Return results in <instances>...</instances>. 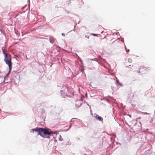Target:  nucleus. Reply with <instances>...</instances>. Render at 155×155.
<instances>
[{"mask_svg": "<svg viewBox=\"0 0 155 155\" xmlns=\"http://www.w3.org/2000/svg\"><path fill=\"white\" fill-rule=\"evenodd\" d=\"M55 39L53 37H50V41L51 43H53L55 41Z\"/></svg>", "mask_w": 155, "mask_h": 155, "instance_id": "obj_5", "label": "nucleus"}, {"mask_svg": "<svg viewBox=\"0 0 155 155\" xmlns=\"http://www.w3.org/2000/svg\"><path fill=\"white\" fill-rule=\"evenodd\" d=\"M34 131L38 132V135H40L41 137L44 138L49 137L48 135H49L50 134H52L51 130L49 129H44L43 128L37 127L35 129H31L30 132L31 133H34Z\"/></svg>", "mask_w": 155, "mask_h": 155, "instance_id": "obj_1", "label": "nucleus"}, {"mask_svg": "<svg viewBox=\"0 0 155 155\" xmlns=\"http://www.w3.org/2000/svg\"><path fill=\"white\" fill-rule=\"evenodd\" d=\"M91 35H93L94 36H96V35L94 34H91Z\"/></svg>", "mask_w": 155, "mask_h": 155, "instance_id": "obj_8", "label": "nucleus"}, {"mask_svg": "<svg viewBox=\"0 0 155 155\" xmlns=\"http://www.w3.org/2000/svg\"><path fill=\"white\" fill-rule=\"evenodd\" d=\"M130 66V65H129V66L128 67H129V66Z\"/></svg>", "mask_w": 155, "mask_h": 155, "instance_id": "obj_11", "label": "nucleus"}, {"mask_svg": "<svg viewBox=\"0 0 155 155\" xmlns=\"http://www.w3.org/2000/svg\"><path fill=\"white\" fill-rule=\"evenodd\" d=\"M61 35L63 36H65V34L64 33H62Z\"/></svg>", "mask_w": 155, "mask_h": 155, "instance_id": "obj_9", "label": "nucleus"}, {"mask_svg": "<svg viewBox=\"0 0 155 155\" xmlns=\"http://www.w3.org/2000/svg\"><path fill=\"white\" fill-rule=\"evenodd\" d=\"M128 62L130 63H131L132 62V60L131 58H129L128 60Z\"/></svg>", "mask_w": 155, "mask_h": 155, "instance_id": "obj_7", "label": "nucleus"}, {"mask_svg": "<svg viewBox=\"0 0 155 155\" xmlns=\"http://www.w3.org/2000/svg\"><path fill=\"white\" fill-rule=\"evenodd\" d=\"M126 51L127 52H128L129 51V50H127V49H126Z\"/></svg>", "mask_w": 155, "mask_h": 155, "instance_id": "obj_10", "label": "nucleus"}, {"mask_svg": "<svg viewBox=\"0 0 155 155\" xmlns=\"http://www.w3.org/2000/svg\"><path fill=\"white\" fill-rule=\"evenodd\" d=\"M2 49L3 54H6V52H5V48L2 47Z\"/></svg>", "mask_w": 155, "mask_h": 155, "instance_id": "obj_6", "label": "nucleus"}, {"mask_svg": "<svg viewBox=\"0 0 155 155\" xmlns=\"http://www.w3.org/2000/svg\"><path fill=\"white\" fill-rule=\"evenodd\" d=\"M4 55H5L4 61L5 63L8 65L10 71H11L12 68L11 55L8 54H6Z\"/></svg>", "mask_w": 155, "mask_h": 155, "instance_id": "obj_2", "label": "nucleus"}, {"mask_svg": "<svg viewBox=\"0 0 155 155\" xmlns=\"http://www.w3.org/2000/svg\"><path fill=\"white\" fill-rule=\"evenodd\" d=\"M95 117L99 121H103V118L101 117L98 115H96Z\"/></svg>", "mask_w": 155, "mask_h": 155, "instance_id": "obj_4", "label": "nucleus"}, {"mask_svg": "<svg viewBox=\"0 0 155 155\" xmlns=\"http://www.w3.org/2000/svg\"><path fill=\"white\" fill-rule=\"evenodd\" d=\"M140 70L137 71V73H143V71H146L147 69V68L146 67H144L143 66H141L139 68Z\"/></svg>", "mask_w": 155, "mask_h": 155, "instance_id": "obj_3", "label": "nucleus"}]
</instances>
